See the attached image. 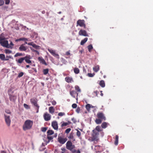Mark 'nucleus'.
<instances>
[{
	"label": "nucleus",
	"instance_id": "72a5a7b5",
	"mask_svg": "<svg viewBox=\"0 0 153 153\" xmlns=\"http://www.w3.org/2000/svg\"><path fill=\"white\" fill-rule=\"evenodd\" d=\"M75 90H76L78 92H81V90L79 86L77 85H76L75 86Z\"/></svg>",
	"mask_w": 153,
	"mask_h": 153
},
{
	"label": "nucleus",
	"instance_id": "f704fd0d",
	"mask_svg": "<svg viewBox=\"0 0 153 153\" xmlns=\"http://www.w3.org/2000/svg\"><path fill=\"white\" fill-rule=\"evenodd\" d=\"M74 71L75 74H78L79 73V71L78 68H75L74 69Z\"/></svg>",
	"mask_w": 153,
	"mask_h": 153
},
{
	"label": "nucleus",
	"instance_id": "4d7b16f0",
	"mask_svg": "<svg viewBox=\"0 0 153 153\" xmlns=\"http://www.w3.org/2000/svg\"><path fill=\"white\" fill-rule=\"evenodd\" d=\"M20 40H22V41H28V39H27L26 38H21V39H20Z\"/></svg>",
	"mask_w": 153,
	"mask_h": 153
},
{
	"label": "nucleus",
	"instance_id": "a19ab883",
	"mask_svg": "<svg viewBox=\"0 0 153 153\" xmlns=\"http://www.w3.org/2000/svg\"><path fill=\"white\" fill-rule=\"evenodd\" d=\"M23 54L22 53H16L14 55V57H16L18 56H22Z\"/></svg>",
	"mask_w": 153,
	"mask_h": 153
},
{
	"label": "nucleus",
	"instance_id": "0eeeda50",
	"mask_svg": "<svg viewBox=\"0 0 153 153\" xmlns=\"http://www.w3.org/2000/svg\"><path fill=\"white\" fill-rule=\"evenodd\" d=\"M67 140L66 138H62L61 137L59 136L58 138V141L61 144H64Z\"/></svg>",
	"mask_w": 153,
	"mask_h": 153
},
{
	"label": "nucleus",
	"instance_id": "37998d69",
	"mask_svg": "<svg viewBox=\"0 0 153 153\" xmlns=\"http://www.w3.org/2000/svg\"><path fill=\"white\" fill-rule=\"evenodd\" d=\"M65 115V113L64 112H59L58 113V115L59 116H62Z\"/></svg>",
	"mask_w": 153,
	"mask_h": 153
},
{
	"label": "nucleus",
	"instance_id": "13d9d810",
	"mask_svg": "<svg viewBox=\"0 0 153 153\" xmlns=\"http://www.w3.org/2000/svg\"><path fill=\"white\" fill-rule=\"evenodd\" d=\"M52 104L53 105H55L56 104V102L54 100H53L51 102Z\"/></svg>",
	"mask_w": 153,
	"mask_h": 153
},
{
	"label": "nucleus",
	"instance_id": "2eb2a0df",
	"mask_svg": "<svg viewBox=\"0 0 153 153\" xmlns=\"http://www.w3.org/2000/svg\"><path fill=\"white\" fill-rule=\"evenodd\" d=\"M93 137L94 139H96L99 134V132L96 131L94 130H93Z\"/></svg>",
	"mask_w": 153,
	"mask_h": 153
},
{
	"label": "nucleus",
	"instance_id": "2f4dec72",
	"mask_svg": "<svg viewBox=\"0 0 153 153\" xmlns=\"http://www.w3.org/2000/svg\"><path fill=\"white\" fill-rule=\"evenodd\" d=\"M49 70L48 69H44L43 70V72L44 75H46L48 74Z\"/></svg>",
	"mask_w": 153,
	"mask_h": 153
},
{
	"label": "nucleus",
	"instance_id": "6ab92c4d",
	"mask_svg": "<svg viewBox=\"0 0 153 153\" xmlns=\"http://www.w3.org/2000/svg\"><path fill=\"white\" fill-rule=\"evenodd\" d=\"M17 97L16 96L10 95V100L14 102L16 100Z\"/></svg>",
	"mask_w": 153,
	"mask_h": 153
},
{
	"label": "nucleus",
	"instance_id": "774afa93",
	"mask_svg": "<svg viewBox=\"0 0 153 153\" xmlns=\"http://www.w3.org/2000/svg\"><path fill=\"white\" fill-rule=\"evenodd\" d=\"M29 67H30L29 65H27L26 66V67L27 68H29Z\"/></svg>",
	"mask_w": 153,
	"mask_h": 153
},
{
	"label": "nucleus",
	"instance_id": "c756f323",
	"mask_svg": "<svg viewBox=\"0 0 153 153\" xmlns=\"http://www.w3.org/2000/svg\"><path fill=\"white\" fill-rule=\"evenodd\" d=\"M48 135H51L54 133V132L52 130H48L47 132Z\"/></svg>",
	"mask_w": 153,
	"mask_h": 153
},
{
	"label": "nucleus",
	"instance_id": "bf43d9fd",
	"mask_svg": "<svg viewBox=\"0 0 153 153\" xmlns=\"http://www.w3.org/2000/svg\"><path fill=\"white\" fill-rule=\"evenodd\" d=\"M80 111V108H78L76 110V111L78 113H79Z\"/></svg>",
	"mask_w": 153,
	"mask_h": 153
},
{
	"label": "nucleus",
	"instance_id": "b1692460",
	"mask_svg": "<svg viewBox=\"0 0 153 153\" xmlns=\"http://www.w3.org/2000/svg\"><path fill=\"white\" fill-rule=\"evenodd\" d=\"M99 69V67L98 65H96L93 68V70L95 72H97Z\"/></svg>",
	"mask_w": 153,
	"mask_h": 153
},
{
	"label": "nucleus",
	"instance_id": "1a4fd4ad",
	"mask_svg": "<svg viewBox=\"0 0 153 153\" xmlns=\"http://www.w3.org/2000/svg\"><path fill=\"white\" fill-rule=\"evenodd\" d=\"M79 34L80 36H88V35L86 32L84 30H81L79 32Z\"/></svg>",
	"mask_w": 153,
	"mask_h": 153
},
{
	"label": "nucleus",
	"instance_id": "864d4df0",
	"mask_svg": "<svg viewBox=\"0 0 153 153\" xmlns=\"http://www.w3.org/2000/svg\"><path fill=\"white\" fill-rule=\"evenodd\" d=\"M24 107L26 109H28L29 108V106L25 103L24 104Z\"/></svg>",
	"mask_w": 153,
	"mask_h": 153
},
{
	"label": "nucleus",
	"instance_id": "3c124183",
	"mask_svg": "<svg viewBox=\"0 0 153 153\" xmlns=\"http://www.w3.org/2000/svg\"><path fill=\"white\" fill-rule=\"evenodd\" d=\"M47 128L45 127L42 128H41V130L43 132H45L47 130Z\"/></svg>",
	"mask_w": 153,
	"mask_h": 153
},
{
	"label": "nucleus",
	"instance_id": "c03bdc74",
	"mask_svg": "<svg viewBox=\"0 0 153 153\" xmlns=\"http://www.w3.org/2000/svg\"><path fill=\"white\" fill-rule=\"evenodd\" d=\"M9 45H10V48H10L12 49L13 48V46L14 45V44L11 41L10 44H9Z\"/></svg>",
	"mask_w": 153,
	"mask_h": 153
},
{
	"label": "nucleus",
	"instance_id": "0e129e2a",
	"mask_svg": "<svg viewBox=\"0 0 153 153\" xmlns=\"http://www.w3.org/2000/svg\"><path fill=\"white\" fill-rule=\"evenodd\" d=\"M35 52L38 55L39 54V52L37 50Z\"/></svg>",
	"mask_w": 153,
	"mask_h": 153
},
{
	"label": "nucleus",
	"instance_id": "5701e85b",
	"mask_svg": "<svg viewBox=\"0 0 153 153\" xmlns=\"http://www.w3.org/2000/svg\"><path fill=\"white\" fill-rule=\"evenodd\" d=\"M49 111L50 113L53 114L54 111V108L53 107V106H51L49 107Z\"/></svg>",
	"mask_w": 153,
	"mask_h": 153
},
{
	"label": "nucleus",
	"instance_id": "9d476101",
	"mask_svg": "<svg viewBox=\"0 0 153 153\" xmlns=\"http://www.w3.org/2000/svg\"><path fill=\"white\" fill-rule=\"evenodd\" d=\"M31 59V56L30 55H28L24 57L25 60V62L28 64H30L31 63V61L30 60Z\"/></svg>",
	"mask_w": 153,
	"mask_h": 153
},
{
	"label": "nucleus",
	"instance_id": "c85d7f7f",
	"mask_svg": "<svg viewBox=\"0 0 153 153\" xmlns=\"http://www.w3.org/2000/svg\"><path fill=\"white\" fill-rule=\"evenodd\" d=\"M100 85L102 87H104L105 86V84L104 81L101 80L100 82Z\"/></svg>",
	"mask_w": 153,
	"mask_h": 153
},
{
	"label": "nucleus",
	"instance_id": "aec40b11",
	"mask_svg": "<svg viewBox=\"0 0 153 153\" xmlns=\"http://www.w3.org/2000/svg\"><path fill=\"white\" fill-rule=\"evenodd\" d=\"M24 60H25L24 57L21 58L18 60H16V61L17 63L21 64L23 63Z\"/></svg>",
	"mask_w": 153,
	"mask_h": 153
},
{
	"label": "nucleus",
	"instance_id": "052dcab7",
	"mask_svg": "<svg viewBox=\"0 0 153 153\" xmlns=\"http://www.w3.org/2000/svg\"><path fill=\"white\" fill-rule=\"evenodd\" d=\"M30 49L33 52H35L36 51V50L34 49L33 48H32L31 47H30Z\"/></svg>",
	"mask_w": 153,
	"mask_h": 153
},
{
	"label": "nucleus",
	"instance_id": "f257e3e1",
	"mask_svg": "<svg viewBox=\"0 0 153 153\" xmlns=\"http://www.w3.org/2000/svg\"><path fill=\"white\" fill-rule=\"evenodd\" d=\"M33 122L30 120H26L23 126V128L24 130L30 129L33 125Z\"/></svg>",
	"mask_w": 153,
	"mask_h": 153
},
{
	"label": "nucleus",
	"instance_id": "9b49d317",
	"mask_svg": "<svg viewBox=\"0 0 153 153\" xmlns=\"http://www.w3.org/2000/svg\"><path fill=\"white\" fill-rule=\"evenodd\" d=\"M30 102L35 106H36L37 108L39 107V106L37 103V101L36 99L33 98L31 99Z\"/></svg>",
	"mask_w": 153,
	"mask_h": 153
},
{
	"label": "nucleus",
	"instance_id": "49530a36",
	"mask_svg": "<svg viewBox=\"0 0 153 153\" xmlns=\"http://www.w3.org/2000/svg\"><path fill=\"white\" fill-rule=\"evenodd\" d=\"M23 74H24L23 73V72H21L20 73H19L18 75V77H21L23 76Z\"/></svg>",
	"mask_w": 153,
	"mask_h": 153
},
{
	"label": "nucleus",
	"instance_id": "20e7f679",
	"mask_svg": "<svg viewBox=\"0 0 153 153\" xmlns=\"http://www.w3.org/2000/svg\"><path fill=\"white\" fill-rule=\"evenodd\" d=\"M66 148L68 150L72 151L75 147V146L72 144V143L70 141H68L66 144Z\"/></svg>",
	"mask_w": 153,
	"mask_h": 153
},
{
	"label": "nucleus",
	"instance_id": "ea45409f",
	"mask_svg": "<svg viewBox=\"0 0 153 153\" xmlns=\"http://www.w3.org/2000/svg\"><path fill=\"white\" fill-rule=\"evenodd\" d=\"M5 52L6 54H10L12 53V51L10 50L6 49L5 50Z\"/></svg>",
	"mask_w": 153,
	"mask_h": 153
},
{
	"label": "nucleus",
	"instance_id": "79ce46f5",
	"mask_svg": "<svg viewBox=\"0 0 153 153\" xmlns=\"http://www.w3.org/2000/svg\"><path fill=\"white\" fill-rule=\"evenodd\" d=\"M69 138L73 140L74 141L75 140V139L74 138L73 135L72 134H71L69 137Z\"/></svg>",
	"mask_w": 153,
	"mask_h": 153
},
{
	"label": "nucleus",
	"instance_id": "680f3d73",
	"mask_svg": "<svg viewBox=\"0 0 153 153\" xmlns=\"http://www.w3.org/2000/svg\"><path fill=\"white\" fill-rule=\"evenodd\" d=\"M70 51H69L66 52V54L67 55H70Z\"/></svg>",
	"mask_w": 153,
	"mask_h": 153
},
{
	"label": "nucleus",
	"instance_id": "de8ad7c7",
	"mask_svg": "<svg viewBox=\"0 0 153 153\" xmlns=\"http://www.w3.org/2000/svg\"><path fill=\"white\" fill-rule=\"evenodd\" d=\"M88 76L89 77H92L94 75V73L92 74L91 73H88Z\"/></svg>",
	"mask_w": 153,
	"mask_h": 153
},
{
	"label": "nucleus",
	"instance_id": "69168bd1",
	"mask_svg": "<svg viewBox=\"0 0 153 153\" xmlns=\"http://www.w3.org/2000/svg\"><path fill=\"white\" fill-rule=\"evenodd\" d=\"M39 108L37 107V110H36V113H38L39 112Z\"/></svg>",
	"mask_w": 153,
	"mask_h": 153
},
{
	"label": "nucleus",
	"instance_id": "4c0bfd02",
	"mask_svg": "<svg viewBox=\"0 0 153 153\" xmlns=\"http://www.w3.org/2000/svg\"><path fill=\"white\" fill-rule=\"evenodd\" d=\"M5 55L4 54H0V59L1 60H3L5 59Z\"/></svg>",
	"mask_w": 153,
	"mask_h": 153
},
{
	"label": "nucleus",
	"instance_id": "f3484780",
	"mask_svg": "<svg viewBox=\"0 0 153 153\" xmlns=\"http://www.w3.org/2000/svg\"><path fill=\"white\" fill-rule=\"evenodd\" d=\"M27 49V48L24 46V44L21 45L19 48V50L20 51H25Z\"/></svg>",
	"mask_w": 153,
	"mask_h": 153
},
{
	"label": "nucleus",
	"instance_id": "ddd939ff",
	"mask_svg": "<svg viewBox=\"0 0 153 153\" xmlns=\"http://www.w3.org/2000/svg\"><path fill=\"white\" fill-rule=\"evenodd\" d=\"M97 115L98 118L103 120H106V118L102 113L100 112L98 113L97 114Z\"/></svg>",
	"mask_w": 153,
	"mask_h": 153
},
{
	"label": "nucleus",
	"instance_id": "a211bd4d",
	"mask_svg": "<svg viewBox=\"0 0 153 153\" xmlns=\"http://www.w3.org/2000/svg\"><path fill=\"white\" fill-rule=\"evenodd\" d=\"M70 93L71 96L74 98L75 97V95H76L77 96L78 94V93L74 91H70Z\"/></svg>",
	"mask_w": 153,
	"mask_h": 153
},
{
	"label": "nucleus",
	"instance_id": "f8f14e48",
	"mask_svg": "<svg viewBox=\"0 0 153 153\" xmlns=\"http://www.w3.org/2000/svg\"><path fill=\"white\" fill-rule=\"evenodd\" d=\"M51 125L53 128L56 130H57L58 129V126L57 122L56 121H53L52 122Z\"/></svg>",
	"mask_w": 153,
	"mask_h": 153
},
{
	"label": "nucleus",
	"instance_id": "473e14b6",
	"mask_svg": "<svg viewBox=\"0 0 153 153\" xmlns=\"http://www.w3.org/2000/svg\"><path fill=\"white\" fill-rule=\"evenodd\" d=\"M47 138L48 139V141L47 142L46 144L48 143L51 140L53 139V138L52 137L50 136V135H47Z\"/></svg>",
	"mask_w": 153,
	"mask_h": 153
},
{
	"label": "nucleus",
	"instance_id": "393cba45",
	"mask_svg": "<svg viewBox=\"0 0 153 153\" xmlns=\"http://www.w3.org/2000/svg\"><path fill=\"white\" fill-rule=\"evenodd\" d=\"M87 38H85L84 39L82 40L80 42V45H83L87 41Z\"/></svg>",
	"mask_w": 153,
	"mask_h": 153
},
{
	"label": "nucleus",
	"instance_id": "bb28decb",
	"mask_svg": "<svg viewBox=\"0 0 153 153\" xmlns=\"http://www.w3.org/2000/svg\"><path fill=\"white\" fill-rule=\"evenodd\" d=\"M76 130L77 131L76 133V135L77 136V137H79V139H81V137H80L81 134V132L78 130L76 129Z\"/></svg>",
	"mask_w": 153,
	"mask_h": 153
},
{
	"label": "nucleus",
	"instance_id": "423d86ee",
	"mask_svg": "<svg viewBox=\"0 0 153 153\" xmlns=\"http://www.w3.org/2000/svg\"><path fill=\"white\" fill-rule=\"evenodd\" d=\"M76 26H79L80 27H84V28L85 27V21L84 20H79L77 21L76 23Z\"/></svg>",
	"mask_w": 153,
	"mask_h": 153
},
{
	"label": "nucleus",
	"instance_id": "e433bc0d",
	"mask_svg": "<svg viewBox=\"0 0 153 153\" xmlns=\"http://www.w3.org/2000/svg\"><path fill=\"white\" fill-rule=\"evenodd\" d=\"M95 130L98 132L101 131L102 130L100 127L99 126H97Z\"/></svg>",
	"mask_w": 153,
	"mask_h": 153
},
{
	"label": "nucleus",
	"instance_id": "603ef678",
	"mask_svg": "<svg viewBox=\"0 0 153 153\" xmlns=\"http://www.w3.org/2000/svg\"><path fill=\"white\" fill-rule=\"evenodd\" d=\"M4 3V1L3 0H0V6L2 5Z\"/></svg>",
	"mask_w": 153,
	"mask_h": 153
},
{
	"label": "nucleus",
	"instance_id": "a878e982",
	"mask_svg": "<svg viewBox=\"0 0 153 153\" xmlns=\"http://www.w3.org/2000/svg\"><path fill=\"white\" fill-rule=\"evenodd\" d=\"M91 107V105L88 104L85 106V108L88 111H89L90 110V108Z\"/></svg>",
	"mask_w": 153,
	"mask_h": 153
},
{
	"label": "nucleus",
	"instance_id": "58836bf2",
	"mask_svg": "<svg viewBox=\"0 0 153 153\" xmlns=\"http://www.w3.org/2000/svg\"><path fill=\"white\" fill-rule=\"evenodd\" d=\"M95 122L97 124H99L101 123L102 121L100 119H97L95 120Z\"/></svg>",
	"mask_w": 153,
	"mask_h": 153
},
{
	"label": "nucleus",
	"instance_id": "c9c22d12",
	"mask_svg": "<svg viewBox=\"0 0 153 153\" xmlns=\"http://www.w3.org/2000/svg\"><path fill=\"white\" fill-rule=\"evenodd\" d=\"M88 49L89 52L91 51V50L93 48L92 45H90L88 46Z\"/></svg>",
	"mask_w": 153,
	"mask_h": 153
},
{
	"label": "nucleus",
	"instance_id": "cd10ccee",
	"mask_svg": "<svg viewBox=\"0 0 153 153\" xmlns=\"http://www.w3.org/2000/svg\"><path fill=\"white\" fill-rule=\"evenodd\" d=\"M118 136L117 135L116 136L114 142V144L116 145H118Z\"/></svg>",
	"mask_w": 153,
	"mask_h": 153
},
{
	"label": "nucleus",
	"instance_id": "7ed1b4c3",
	"mask_svg": "<svg viewBox=\"0 0 153 153\" xmlns=\"http://www.w3.org/2000/svg\"><path fill=\"white\" fill-rule=\"evenodd\" d=\"M10 116L9 114H4V119L5 122L7 126H10L11 123Z\"/></svg>",
	"mask_w": 153,
	"mask_h": 153
},
{
	"label": "nucleus",
	"instance_id": "4be33fe9",
	"mask_svg": "<svg viewBox=\"0 0 153 153\" xmlns=\"http://www.w3.org/2000/svg\"><path fill=\"white\" fill-rule=\"evenodd\" d=\"M108 124L106 122H103L101 124V126L103 128H105L107 127L108 125Z\"/></svg>",
	"mask_w": 153,
	"mask_h": 153
},
{
	"label": "nucleus",
	"instance_id": "4468645a",
	"mask_svg": "<svg viewBox=\"0 0 153 153\" xmlns=\"http://www.w3.org/2000/svg\"><path fill=\"white\" fill-rule=\"evenodd\" d=\"M28 45L32 46L33 48L36 49H39L40 48V46L34 44L33 42H29Z\"/></svg>",
	"mask_w": 153,
	"mask_h": 153
},
{
	"label": "nucleus",
	"instance_id": "09e8293b",
	"mask_svg": "<svg viewBox=\"0 0 153 153\" xmlns=\"http://www.w3.org/2000/svg\"><path fill=\"white\" fill-rule=\"evenodd\" d=\"M72 151L74 152V153H80V151L79 150L76 151L75 149H74Z\"/></svg>",
	"mask_w": 153,
	"mask_h": 153
},
{
	"label": "nucleus",
	"instance_id": "dca6fc26",
	"mask_svg": "<svg viewBox=\"0 0 153 153\" xmlns=\"http://www.w3.org/2000/svg\"><path fill=\"white\" fill-rule=\"evenodd\" d=\"M38 59L41 63L45 65H47V64L46 63L45 61L42 57H39L38 58Z\"/></svg>",
	"mask_w": 153,
	"mask_h": 153
},
{
	"label": "nucleus",
	"instance_id": "6e6d98bb",
	"mask_svg": "<svg viewBox=\"0 0 153 153\" xmlns=\"http://www.w3.org/2000/svg\"><path fill=\"white\" fill-rule=\"evenodd\" d=\"M5 1V4H8L10 2V0H4Z\"/></svg>",
	"mask_w": 153,
	"mask_h": 153
},
{
	"label": "nucleus",
	"instance_id": "8fccbe9b",
	"mask_svg": "<svg viewBox=\"0 0 153 153\" xmlns=\"http://www.w3.org/2000/svg\"><path fill=\"white\" fill-rule=\"evenodd\" d=\"M5 112L6 113V114H9L10 115H11L10 112V111L8 110H5Z\"/></svg>",
	"mask_w": 153,
	"mask_h": 153
},
{
	"label": "nucleus",
	"instance_id": "338daca9",
	"mask_svg": "<svg viewBox=\"0 0 153 153\" xmlns=\"http://www.w3.org/2000/svg\"><path fill=\"white\" fill-rule=\"evenodd\" d=\"M1 153H6V152L4 151H1Z\"/></svg>",
	"mask_w": 153,
	"mask_h": 153
},
{
	"label": "nucleus",
	"instance_id": "a18cd8bd",
	"mask_svg": "<svg viewBox=\"0 0 153 153\" xmlns=\"http://www.w3.org/2000/svg\"><path fill=\"white\" fill-rule=\"evenodd\" d=\"M71 129L70 128H67V129H66L65 131V133H67V134H68V133L70 132V131H71Z\"/></svg>",
	"mask_w": 153,
	"mask_h": 153
},
{
	"label": "nucleus",
	"instance_id": "7c9ffc66",
	"mask_svg": "<svg viewBox=\"0 0 153 153\" xmlns=\"http://www.w3.org/2000/svg\"><path fill=\"white\" fill-rule=\"evenodd\" d=\"M70 123V122H63L61 125V126L63 127L64 126H66L69 124Z\"/></svg>",
	"mask_w": 153,
	"mask_h": 153
},
{
	"label": "nucleus",
	"instance_id": "5fc2aeb1",
	"mask_svg": "<svg viewBox=\"0 0 153 153\" xmlns=\"http://www.w3.org/2000/svg\"><path fill=\"white\" fill-rule=\"evenodd\" d=\"M72 106L73 108H76L77 107V105L76 104L74 103L72 104Z\"/></svg>",
	"mask_w": 153,
	"mask_h": 153
},
{
	"label": "nucleus",
	"instance_id": "39448f33",
	"mask_svg": "<svg viewBox=\"0 0 153 153\" xmlns=\"http://www.w3.org/2000/svg\"><path fill=\"white\" fill-rule=\"evenodd\" d=\"M48 50L53 56L58 59H59V54L56 53L55 51L49 48H48Z\"/></svg>",
	"mask_w": 153,
	"mask_h": 153
},
{
	"label": "nucleus",
	"instance_id": "f03ea898",
	"mask_svg": "<svg viewBox=\"0 0 153 153\" xmlns=\"http://www.w3.org/2000/svg\"><path fill=\"white\" fill-rule=\"evenodd\" d=\"M0 44L2 46L6 48H10L9 45L8 41L4 38L0 37Z\"/></svg>",
	"mask_w": 153,
	"mask_h": 153
},
{
	"label": "nucleus",
	"instance_id": "e2e57ef3",
	"mask_svg": "<svg viewBox=\"0 0 153 153\" xmlns=\"http://www.w3.org/2000/svg\"><path fill=\"white\" fill-rule=\"evenodd\" d=\"M20 39H21V38H20L19 39H17L16 40V41H22V40H20Z\"/></svg>",
	"mask_w": 153,
	"mask_h": 153
},
{
	"label": "nucleus",
	"instance_id": "6e6552de",
	"mask_svg": "<svg viewBox=\"0 0 153 153\" xmlns=\"http://www.w3.org/2000/svg\"><path fill=\"white\" fill-rule=\"evenodd\" d=\"M43 117L46 121H48L50 120L51 117V115L47 112L44 114Z\"/></svg>",
	"mask_w": 153,
	"mask_h": 153
},
{
	"label": "nucleus",
	"instance_id": "412c9836",
	"mask_svg": "<svg viewBox=\"0 0 153 153\" xmlns=\"http://www.w3.org/2000/svg\"><path fill=\"white\" fill-rule=\"evenodd\" d=\"M65 81L68 83H70L73 82V79L71 77H67L65 78Z\"/></svg>",
	"mask_w": 153,
	"mask_h": 153
}]
</instances>
